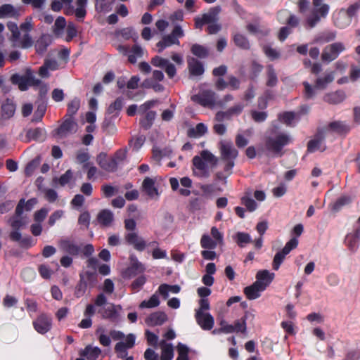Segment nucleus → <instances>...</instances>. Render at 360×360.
Segmentation results:
<instances>
[{"label": "nucleus", "instance_id": "obj_17", "mask_svg": "<svg viewBox=\"0 0 360 360\" xmlns=\"http://www.w3.org/2000/svg\"><path fill=\"white\" fill-rule=\"evenodd\" d=\"M122 308L120 305L110 304L99 311L103 319H109L112 321H118L120 319V312Z\"/></svg>", "mask_w": 360, "mask_h": 360}, {"label": "nucleus", "instance_id": "obj_36", "mask_svg": "<svg viewBox=\"0 0 360 360\" xmlns=\"http://www.w3.org/2000/svg\"><path fill=\"white\" fill-rule=\"evenodd\" d=\"M181 288L178 285H168L166 283L161 284L158 290V292L167 299L169 297V293L177 294L180 292Z\"/></svg>", "mask_w": 360, "mask_h": 360}, {"label": "nucleus", "instance_id": "obj_56", "mask_svg": "<svg viewBox=\"0 0 360 360\" xmlns=\"http://www.w3.org/2000/svg\"><path fill=\"white\" fill-rule=\"evenodd\" d=\"M143 86L148 89H153L155 92H162L164 90V86L162 84L150 79L144 80Z\"/></svg>", "mask_w": 360, "mask_h": 360}, {"label": "nucleus", "instance_id": "obj_15", "mask_svg": "<svg viewBox=\"0 0 360 360\" xmlns=\"http://www.w3.org/2000/svg\"><path fill=\"white\" fill-rule=\"evenodd\" d=\"M151 63L153 65L165 69V71L169 78H173L176 73V69L168 59L160 56L154 57Z\"/></svg>", "mask_w": 360, "mask_h": 360}, {"label": "nucleus", "instance_id": "obj_33", "mask_svg": "<svg viewBox=\"0 0 360 360\" xmlns=\"http://www.w3.org/2000/svg\"><path fill=\"white\" fill-rule=\"evenodd\" d=\"M188 65L192 76H200L204 73L205 70L202 64L195 58H189Z\"/></svg>", "mask_w": 360, "mask_h": 360}, {"label": "nucleus", "instance_id": "obj_27", "mask_svg": "<svg viewBox=\"0 0 360 360\" xmlns=\"http://www.w3.org/2000/svg\"><path fill=\"white\" fill-rule=\"evenodd\" d=\"M156 178L146 177L142 184L143 191L151 198H158L159 195L158 189L155 186Z\"/></svg>", "mask_w": 360, "mask_h": 360}, {"label": "nucleus", "instance_id": "obj_43", "mask_svg": "<svg viewBox=\"0 0 360 360\" xmlns=\"http://www.w3.org/2000/svg\"><path fill=\"white\" fill-rule=\"evenodd\" d=\"M207 127L203 123L198 124L195 127L191 128L188 130V136L194 138H199L206 134Z\"/></svg>", "mask_w": 360, "mask_h": 360}, {"label": "nucleus", "instance_id": "obj_37", "mask_svg": "<svg viewBox=\"0 0 360 360\" xmlns=\"http://www.w3.org/2000/svg\"><path fill=\"white\" fill-rule=\"evenodd\" d=\"M51 43L52 37L48 34H43L35 43L37 52L43 53Z\"/></svg>", "mask_w": 360, "mask_h": 360}, {"label": "nucleus", "instance_id": "obj_64", "mask_svg": "<svg viewBox=\"0 0 360 360\" xmlns=\"http://www.w3.org/2000/svg\"><path fill=\"white\" fill-rule=\"evenodd\" d=\"M39 272L40 276L44 279L50 278L52 275V270L46 264H41L39 266Z\"/></svg>", "mask_w": 360, "mask_h": 360}, {"label": "nucleus", "instance_id": "obj_42", "mask_svg": "<svg viewBox=\"0 0 360 360\" xmlns=\"http://www.w3.org/2000/svg\"><path fill=\"white\" fill-rule=\"evenodd\" d=\"M72 0H55L51 3V9L55 12H58L61 10L63 7V4L68 6V8H66L65 13L68 15L72 14V7L71 6V3Z\"/></svg>", "mask_w": 360, "mask_h": 360}, {"label": "nucleus", "instance_id": "obj_54", "mask_svg": "<svg viewBox=\"0 0 360 360\" xmlns=\"http://www.w3.org/2000/svg\"><path fill=\"white\" fill-rule=\"evenodd\" d=\"M61 248L70 255H77L79 252V248L70 240H64L61 243Z\"/></svg>", "mask_w": 360, "mask_h": 360}, {"label": "nucleus", "instance_id": "obj_13", "mask_svg": "<svg viewBox=\"0 0 360 360\" xmlns=\"http://www.w3.org/2000/svg\"><path fill=\"white\" fill-rule=\"evenodd\" d=\"M77 130V124L73 118L67 117L63 124L56 130L59 138H65L75 133Z\"/></svg>", "mask_w": 360, "mask_h": 360}, {"label": "nucleus", "instance_id": "obj_52", "mask_svg": "<svg viewBox=\"0 0 360 360\" xmlns=\"http://www.w3.org/2000/svg\"><path fill=\"white\" fill-rule=\"evenodd\" d=\"M235 239L238 245L242 248L252 241L251 236L248 233L244 232H238L236 235Z\"/></svg>", "mask_w": 360, "mask_h": 360}, {"label": "nucleus", "instance_id": "obj_22", "mask_svg": "<svg viewBox=\"0 0 360 360\" xmlns=\"http://www.w3.org/2000/svg\"><path fill=\"white\" fill-rule=\"evenodd\" d=\"M274 276L275 274L268 270H260L256 274L255 283L264 290L272 282Z\"/></svg>", "mask_w": 360, "mask_h": 360}, {"label": "nucleus", "instance_id": "obj_49", "mask_svg": "<svg viewBox=\"0 0 360 360\" xmlns=\"http://www.w3.org/2000/svg\"><path fill=\"white\" fill-rule=\"evenodd\" d=\"M352 201V199L349 195H343L337 200V201L333 205L332 209L335 212H338L343 207L349 205Z\"/></svg>", "mask_w": 360, "mask_h": 360}, {"label": "nucleus", "instance_id": "obj_25", "mask_svg": "<svg viewBox=\"0 0 360 360\" xmlns=\"http://www.w3.org/2000/svg\"><path fill=\"white\" fill-rule=\"evenodd\" d=\"M125 239L129 244L133 245L139 251H143L146 246L145 240L136 232L128 233L125 236Z\"/></svg>", "mask_w": 360, "mask_h": 360}, {"label": "nucleus", "instance_id": "obj_62", "mask_svg": "<svg viewBox=\"0 0 360 360\" xmlns=\"http://www.w3.org/2000/svg\"><path fill=\"white\" fill-rule=\"evenodd\" d=\"M242 202L250 212L255 211L257 207V204L256 202L250 197H243L242 198Z\"/></svg>", "mask_w": 360, "mask_h": 360}, {"label": "nucleus", "instance_id": "obj_19", "mask_svg": "<svg viewBox=\"0 0 360 360\" xmlns=\"http://www.w3.org/2000/svg\"><path fill=\"white\" fill-rule=\"evenodd\" d=\"M52 326L51 319L46 314H41L33 321V327L40 334L49 332Z\"/></svg>", "mask_w": 360, "mask_h": 360}, {"label": "nucleus", "instance_id": "obj_38", "mask_svg": "<svg viewBox=\"0 0 360 360\" xmlns=\"http://www.w3.org/2000/svg\"><path fill=\"white\" fill-rule=\"evenodd\" d=\"M145 270L144 266L137 260L132 262L131 266L126 269L124 276L125 278H132Z\"/></svg>", "mask_w": 360, "mask_h": 360}, {"label": "nucleus", "instance_id": "obj_59", "mask_svg": "<svg viewBox=\"0 0 360 360\" xmlns=\"http://www.w3.org/2000/svg\"><path fill=\"white\" fill-rule=\"evenodd\" d=\"M267 82L266 84L269 86H274L278 82V78L274 69L271 66H269L267 69Z\"/></svg>", "mask_w": 360, "mask_h": 360}, {"label": "nucleus", "instance_id": "obj_47", "mask_svg": "<svg viewBox=\"0 0 360 360\" xmlns=\"http://www.w3.org/2000/svg\"><path fill=\"white\" fill-rule=\"evenodd\" d=\"M219 244L213 240L209 235H202L200 239V245L204 249H214Z\"/></svg>", "mask_w": 360, "mask_h": 360}, {"label": "nucleus", "instance_id": "obj_53", "mask_svg": "<svg viewBox=\"0 0 360 360\" xmlns=\"http://www.w3.org/2000/svg\"><path fill=\"white\" fill-rule=\"evenodd\" d=\"M2 111L6 117H10L13 115L15 107L11 100L7 99L2 105Z\"/></svg>", "mask_w": 360, "mask_h": 360}, {"label": "nucleus", "instance_id": "obj_4", "mask_svg": "<svg viewBox=\"0 0 360 360\" xmlns=\"http://www.w3.org/2000/svg\"><path fill=\"white\" fill-rule=\"evenodd\" d=\"M313 11L307 18V25L309 27H314L321 20L328 15L330 6L327 4L323 3V0H312Z\"/></svg>", "mask_w": 360, "mask_h": 360}, {"label": "nucleus", "instance_id": "obj_2", "mask_svg": "<svg viewBox=\"0 0 360 360\" xmlns=\"http://www.w3.org/2000/svg\"><path fill=\"white\" fill-rule=\"evenodd\" d=\"M217 162V158L210 151H201L200 155L193 158V172L199 178H207L210 174V169Z\"/></svg>", "mask_w": 360, "mask_h": 360}, {"label": "nucleus", "instance_id": "obj_61", "mask_svg": "<svg viewBox=\"0 0 360 360\" xmlns=\"http://www.w3.org/2000/svg\"><path fill=\"white\" fill-rule=\"evenodd\" d=\"M155 112L154 111H149L146 113L144 119L141 120V124L145 128H149L152 124V122L155 117Z\"/></svg>", "mask_w": 360, "mask_h": 360}, {"label": "nucleus", "instance_id": "obj_14", "mask_svg": "<svg viewBox=\"0 0 360 360\" xmlns=\"http://www.w3.org/2000/svg\"><path fill=\"white\" fill-rule=\"evenodd\" d=\"M359 241L360 227L348 233L345 237L344 243L351 253H355L359 249Z\"/></svg>", "mask_w": 360, "mask_h": 360}, {"label": "nucleus", "instance_id": "obj_46", "mask_svg": "<svg viewBox=\"0 0 360 360\" xmlns=\"http://www.w3.org/2000/svg\"><path fill=\"white\" fill-rule=\"evenodd\" d=\"M160 304V300L158 295V292L153 294L148 300H143L142 301L140 304L139 307L141 309L143 308H154Z\"/></svg>", "mask_w": 360, "mask_h": 360}, {"label": "nucleus", "instance_id": "obj_34", "mask_svg": "<svg viewBox=\"0 0 360 360\" xmlns=\"http://www.w3.org/2000/svg\"><path fill=\"white\" fill-rule=\"evenodd\" d=\"M167 320V315L160 311L151 314L146 319V323L150 326L162 325Z\"/></svg>", "mask_w": 360, "mask_h": 360}, {"label": "nucleus", "instance_id": "obj_60", "mask_svg": "<svg viewBox=\"0 0 360 360\" xmlns=\"http://www.w3.org/2000/svg\"><path fill=\"white\" fill-rule=\"evenodd\" d=\"M178 357L176 360H188V348L186 345L179 343L177 346Z\"/></svg>", "mask_w": 360, "mask_h": 360}, {"label": "nucleus", "instance_id": "obj_58", "mask_svg": "<svg viewBox=\"0 0 360 360\" xmlns=\"http://www.w3.org/2000/svg\"><path fill=\"white\" fill-rule=\"evenodd\" d=\"M120 35L124 39L132 38L134 41L138 39V34L132 27H126L120 31Z\"/></svg>", "mask_w": 360, "mask_h": 360}, {"label": "nucleus", "instance_id": "obj_55", "mask_svg": "<svg viewBox=\"0 0 360 360\" xmlns=\"http://www.w3.org/2000/svg\"><path fill=\"white\" fill-rule=\"evenodd\" d=\"M191 51L193 55L200 58H205L208 55V50L199 44H193L191 47Z\"/></svg>", "mask_w": 360, "mask_h": 360}, {"label": "nucleus", "instance_id": "obj_44", "mask_svg": "<svg viewBox=\"0 0 360 360\" xmlns=\"http://www.w3.org/2000/svg\"><path fill=\"white\" fill-rule=\"evenodd\" d=\"M200 188L205 198H212L217 191H221V189L217 187L215 184H202Z\"/></svg>", "mask_w": 360, "mask_h": 360}, {"label": "nucleus", "instance_id": "obj_8", "mask_svg": "<svg viewBox=\"0 0 360 360\" xmlns=\"http://www.w3.org/2000/svg\"><path fill=\"white\" fill-rule=\"evenodd\" d=\"M220 145L222 158L229 161L226 170H230L234 165L233 160L238 156V150L235 148L231 141H222Z\"/></svg>", "mask_w": 360, "mask_h": 360}, {"label": "nucleus", "instance_id": "obj_29", "mask_svg": "<svg viewBox=\"0 0 360 360\" xmlns=\"http://www.w3.org/2000/svg\"><path fill=\"white\" fill-rule=\"evenodd\" d=\"M59 68L58 63L54 59L46 60L44 65L39 68V74L42 78L49 77V70L54 71Z\"/></svg>", "mask_w": 360, "mask_h": 360}, {"label": "nucleus", "instance_id": "obj_48", "mask_svg": "<svg viewBox=\"0 0 360 360\" xmlns=\"http://www.w3.org/2000/svg\"><path fill=\"white\" fill-rule=\"evenodd\" d=\"M124 104L123 98H117L108 108V113L117 115L122 108Z\"/></svg>", "mask_w": 360, "mask_h": 360}, {"label": "nucleus", "instance_id": "obj_10", "mask_svg": "<svg viewBox=\"0 0 360 360\" xmlns=\"http://www.w3.org/2000/svg\"><path fill=\"white\" fill-rule=\"evenodd\" d=\"M345 50V45L341 42H337L325 47L322 52L321 59L330 63L338 57L340 53Z\"/></svg>", "mask_w": 360, "mask_h": 360}, {"label": "nucleus", "instance_id": "obj_63", "mask_svg": "<svg viewBox=\"0 0 360 360\" xmlns=\"http://www.w3.org/2000/svg\"><path fill=\"white\" fill-rule=\"evenodd\" d=\"M146 281V278L144 276H141L138 277L131 285L132 290L134 292H138L141 287L145 284Z\"/></svg>", "mask_w": 360, "mask_h": 360}, {"label": "nucleus", "instance_id": "obj_11", "mask_svg": "<svg viewBox=\"0 0 360 360\" xmlns=\"http://www.w3.org/2000/svg\"><path fill=\"white\" fill-rule=\"evenodd\" d=\"M193 102H195L203 107L212 108L216 101L215 94L210 90L202 91L199 94L191 97Z\"/></svg>", "mask_w": 360, "mask_h": 360}, {"label": "nucleus", "instance_id": "obj_51", "mask_svg": "<svg viewBox=\"0 0 360 360\" xmlns=\"http://www.w3.org/2000/svg\"><path fill=\"white\" fill-rule=\"evenodd\" d=\"M80 107V100L79 98L72 99L68 105V113L66 117L73 118V115L77 113Z\"/></svg>", "mask_w": 360, "mask_h": 360}, {"label": "nucleus", "instance_id": "obj_6", "mask_svg": "<svg viewBox=\"0 0 360 360\" xmlns=\"http://www.w3.org/2000/svg\"><path fill=\"white\" fill-rule=\"evenodd\" d=\"M11 80L13 84L18 85L21 91H25L29 86H37L41 83L40 79L35 77L30 69H27L24 75L18 74L12 75Z\"/></svg>", "mask_w": 360, "mask_h": 360}, {"label": "nucleus", "instance_id": "obj_30", "mask_svg": "<svg viewBox=\"0 0 360 360\" xmlns=\"http://www.w3.org/2000/svg\"><path fill=\"white\" fill-rule=\"evenodd\" d=\"M113 213L109 210H102L97 215L98 224L105 227L110 226L113 221Z\"/></svg>", "mask_w": 360, "mask_h": 360}, {"label": "nucleus", "instance_id": "obj_24", "mask_svg": "<svg viewBox=\"0 0 360 360\" xmlns=\"http://www.w3.org/2000/svg\"><path fill=\"white\" fill-rule=\"evenodd\" d=\"M350 130V127L346 124L345 122L341 121H335L331 122L327 129L324 131L326 135L327 136L332 132L338 134H347Z\"/></svg>", "mask_w": 360, "mask_h": 360}, {"label": "nucleus", "instance_id": "obj_26", "mask_svg": "<svg viewBox=\"0 0 360 360\" xmlns=\"http://www.w3.org/2000/svg\"><path fill=\"white\" fill-rule=\"evenodd\" d=\"M20 15V9L8 4L0 6V18H18Z\"/></svg>", "mask_w": 360, "mask_h": 360}, {"label": "nucleus", "instance_id": "obj_5", "mask_svg": "<svg viewBox=\"0 0 360 360\" xmlns=\"http://www.w3.org/2000/svg\"><path fill=\"white\" fill-rule=\"evenodd\" d=\"M335 79V72H326L323 76L319 77L315 82V86H311L307 82L303 83L304 86V94L307 98H313L316 92V89H325L329 84Z\"/></svg>", "mask_w": 360, "mask_h": 360}, {"label": "nucleus", "instance_id": "obj_21", "mask_svg": "<svg viewBox=\"0 0 360 360\" xmlns=\"http://www.w3.org/2000/svg\"><path fill=\"white\" fill-rule=\"evenodd\" d=\"M195 319L203 330H210L213 328L214 318L208 312L195 311Z\"/></svg>", "mask_w": 360, "mask_h": 360}, {"label": "nucleus", "instance_id": "obj_57", "mask_svg": "<svg viewBox=\"0 0 360 360\" xmlns=\"http://www.w3.org/2000/svg\"><path fill=\"white\" fill-rule=\"evenodd\" d=\"M65 25H66L65 19L62 16L58 17L56 20L55 23H54V27H53L54 34L58 36L62 34L63 30L65 28Z\"/></svg>", "mask_w": 360, "mask_h": 360}, {"label": "nucleus", "instance_id": "obj_3", "mask_svg": "<svg viewBox=\"0 0 360 360\" xmlns=\"http://www.w3.org/2000/svg\"><path fill=\"white\" fill-rule=\"evenodd\" d=\"M292 141V137L286 133L272 131L266 139V148L274 157L282 155V149Z\"/></svg>", "mask_w": 360, "mask_h": 360}, {"label": "nucleus", "instance_id": "obj_40", "mask_svg": "<svg viewBox=\"0 0 360 360\" xmlns=\"http://www.w3.org/2000/svg\"><path fill=\"white\" fill-rule=\"evenodd\" d=\"M160 345L162 349L161 360H172L174 357L172 345L167 343L165 340H162Z\"/></svg>", "mask_w": 360, "mask_h": 360}, {"label": "nucleus", "instance_id": "obj_18", "mask_svg": "<svg viewBox=\"0 0 360 360\" xmlns=\"http://www.w3.org/2000/svg\"><path fill=\"white\" fill-rule=\"evenodd\" d=\"M23 204L24 200H20L15 210V215L11 219V226L13 229H20L25 226L28 222L26 217H22Z\"/></svg>", "mask_w": 360, "mask_h": 360}, {"label": "nucleus", "instance_id": "obj_50", "mask_svg": "<svg viewBox=\"0 0 360 360\" xmlns=\"http://www.w3.org/2000/svg\"><path fill=\"white\" fill-rule=\"evenodd\" d=\"M233 41L235 44L240 49H250V43L247 38L240 34H236L233 36Z\"/></svg>", "mask_w": 360, "mask_h": 360}, {"label": "nucleus", "instance_id": "obj_32", "mask_svg": "<svg viewBox=\"0 0 360 360\" xmlns=\"http://www.w3.org/2000/svg\"><path fill=\"white\" fill-rule=\"evenodd\" d=\"M101 353V350L98 347L87 345L84 349L79 352L80 356L85 357L86 360H96Z\"/></svg>", "mask_w": 360, "mask_h": 360}, {"label": "nucleus", "instance_id": "obj_31", "mask_svg": "<svg viewBox=\"0 0 360 360\" xmlns=\"http://www.w3.org/2000/svg\"><path fill=\"white\" fill-rule=\"evenodd\" d=\"M97 161L101 167L106 171L112 172L117 168L116 160L107 158L104 154H100L98 156Z\"/></svg>", "mask_w": 360, "mask_h": 360}, {"label": "nucleus", "instance_id": "obj_20", "mask_svg": "<svg viewBox=\"0 0 360 360\" xmlns=\"http://www.w3.org/2000/svg\"><path fill=\"white\" fill-rule=\"evenodd\" d=\"M324 131H319L316 136L308 143V151L314 153L317 150L323 151L326 149L324 141L327 138Z\"/></svg>", "mask_w": 360, "mask_h": 360}, {"label": "nucleus", "instance_id": "obj_35", "mask_svg": "<svg viewBox=\"0 0 360 360\" xmlns=\"http://www.w3.org/2000/svg\"><path fill=\"white\" fill-rule=\"evenodd\" d=\"M346 98L345 93L343 91L338 90L334 92L328 93L324 96V101L330 104H338L342 102Z\"/></svg>", "mask_w": 360, "mask_h": 360}, {"label": "nucleus", "instance_id": "obj_28", "mask_svg": "<svg viewBox=\"0 0 360 360\" xmlns=\"http://www.w3.org/2000/svg\"><path fill=\"white\" fill-rule=\"evenodd\" d=\"M255 318V315L252 311H246L243 318L240 320H237L234 322L233 326L235 333H245L246 331V321L250 322L253 321Z\"/></svg>", "mask_w": 360, "mask_h": 360}, {"label": "nucleus", "instance_id": "obj_45", "mask_svg": "<svg viewBox=\"0 0 360 360\" xmlns=\"http://www.w3.org/2000/svg\"><path fill=\"white\" fill-rule=\"evenodd\" d=\"M87 5V0H77L76 1V6L77 8L74 11L72 9V13H75V15L79 19H83L86 14V7Z\"/></svg>", "mask_w": 360, "mask_h": 360}, {"label": "nucleus", "instance_id": "obj_41", "mask_svg": "<svg viewBox=\"0 0 360 360\" xmlns=\"http://www.w3.org/2000/svg\"><path fill=\"white\" fill-rule=\"evenodd\" d=\"M278 119L281 122L290 127L295 126L299 120L297 115L292 112H285L280 114Z\"/></svg>", "mask_w": 360, "mask_h": 360}, {"label": "nucleus", "instance_id": "obj_23", "mask_svg": "<svg viewBox=\"0 0 360 360\" xmlns=\"http://www.w3.org/2000/svg\"><path fill=\"white\" fill-rule=\"evenodd\" d=\"M333 21L336 27L344 29L352 22V18L347 13L345 9H341L333 13Z\"/></svg>", "mask_w": 360, "mask_h": 360}, {"label": "nucleus", "instance_id": "obj_16", "mask_svg": "<svg viewBox=\"0 0 360 360\" xmlns=\"http://www.w3.org/2000/svg\"><path fill=\"white\" fill-rule=\"evenodd\" d=\"M219 9L218 8H213L207 13L203 14L202 17H196L195 18V25L197 28H201L205 24H211L217 22L218 14Z\"/></svg>", "mask_w": 360, "mask_h": 360}, {"label": "nucleus", "instance_id": "obj_39", "mask_svg": "<svg viewBox=\"0 0 360 360\" xmlns=\"http://www.w3.org/2000/svg\"><path fill=\"white\" fill-rule=\"evenodd\" d=\"M259 285L254 282L251 285L244 288V293L248 300H255L260 297L261 292H263Z\"/></svg>", "mask_w": 360, "mask_h": 360}, {"label": "nucleus", "instance_id": "obj_7", "mask_svg": "<svg viewBox=\"0 0 360 360\" xmlns=\"http://www.w3.org/2000/svg\"><path fill=\"white\" fill-rule=\"evenodd\" d=\"M184 36V32L181 27L176 25L171 34L164 35L162 39L157 44L158 52L161 53L164 49L172 45H179L180 41L179 38L183 37Z\"/></svg>", "mask_w": 360, "mask_h": 360}, {"label": "nucleus", "instance_id": "obj_12", "mask_svg": "<svg viewBox=\"0 0 360 360\" xmlns=\"http://www.w3.org/2000/svg\"><path fill=\"white\" fill-rule=\"evenodd\" d=\"M136 337L134 334H129L125 338V341H120L115 345V350L119 358L123 359L127 356V349L134 347Z\"/></svg>", "mask_w": 360, "mask_h": 360}, {"label": "nucleus", "instance_id": "obj_1", "mask_svg": "<svg viewBox=\"0 0 360 360\" xmlns=\"http://www.w3.org/2000/svg\"><path fill=\"white\" fill-rule=\"evenodd\" d=\"M7 27L11 32V41L14 46L27 49L32 46L33 41L29 34L33 27L31 18H26L20 27L13 22H8Z\"/></svg>", "mask_w": 360, "mask_h": 360}, {"label": "nucleus", "instance_id": "obj_9", "mask_svg": "<svg viewBox=\"0 0 360 360\" xmlns=\"http://www.w3.org/2000/svg\"><path fill=\"white\" fill-rule=\"evenodd\" d=\"M297 245L298 240L295 238H292L285 244L282 250L275 255L273 260V269L274 270L277 271L279 269L285 256L289 254L292 250L296 248Z\"/></svg>", "mask_w": 360, "mask_h": 360}]
</instances>
